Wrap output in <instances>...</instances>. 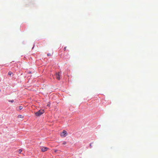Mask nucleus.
<instances>
[{
	"label": "nucleus",
	"instance_id": "obj_1",
	"mask_svg": "<svg viewBox=\"0 0 158 158\" xmlns=\"http://www.w3.org/2000/svg\"><path fill=\"white\" fill-rule=\"evenodd\" d=\"M44 112V110H40L35 113V114L37 116H39L43 114Z\"/></svg>",
	"mask_w": 158,
	"mask_h": 158
},
{
	"label": "nucleus",
	"instance_id": "obj_2",
	"mask_svg": "<svg viewBox=\"0 0 158 158\" xmlns=\"http://www.w3.org/2000/svg\"><path fill=\"white\" fill-rule=\"evenodd\" d=\"M67 132L65 130H63L61 134V136L63 137H65L67 135Z\"/></svg>",
	"mask_w": 158,
	"mask_h": 158
},
{
	"label": "nucleus",
	"instance_id": "obj_3",
	"mask_svg": "<svg viewBox=\"0 0 158 158\" xmlns=\"http://www.w3.org/2000/svg\"><path fill=\"white\" fill-rule=\"evenodd\" d=\"M55 76L56 78L57 79L59 80L60 79V77L61 76L60 74L59 73H56Z\"/></svg>",
	"mask_w": 158,
	"mask_h": 158
},
{
	"label": "nucleus",
	"instance_id": "obj_4",
	"mask_svg": "<svg viewBox=\"0 0 158 158\" xmlns=\"http://www.w3.org/2000/svg\"><path fill=\"white\" fill-rule=\"evenodd\" d=\"M48 149V148L46 147H43L41 149V150L42 152H44L46 151Z\"/></svg>",
	"mask_w": 158,
	"mask_h": 158
},
{
	"label": "nucleus",
	"instance_id": "obj_5",
	"mask_svg": "<svg viewBox=\"0 0 158 158\" xmlns=\"http://www.w3.org/2000/svg\"><path fill=\"white\" fill-rule=\"evenodd\" d=\"M24 117V116H22L21 115H19L18 116V118H23Z\"/></svg>",
	"mask_w": 158,
	"mask_h": 158
},
{
	"label": "nucleus",
	"instance_id": "obj_6",
	"mask_svg": "<svg viewBox=\"0 0 158 158\" xmlns=\"http://www.w3.org/2000/svg\"><path fill=\"white\" fill-rule=\"evenodd\" d=\"M12 74H13V73L10 71L8 73V75H9L11 76Z\"/></svg>",
	"mask_w": 158,
	"mask_h": 158
},
{
	"label": "nucleus",
	"instance_id": "obj_7",
	"mask_svg": "<svg viewBox=\"0 0 158 158\" xmlns=\"http://www.w3.org/2000/svg\"><path fill=\"white\" fill-rule=\"evenodd\" d=\"M23 108V106H20L19 107V110H21Z\"/></svg>",
	"mask_w": 158,
	"mask_h": 158
},
{
	"label": "nucleus",
	"instance_id": "obj_8",
	"mask_svg": "<svg viewBox=\"0 0 158 158\" xmlns=\"http://www.w3.org/2000/svg\"><path fill=\"white\" fill-rule=\"evenodd\" d=\"M50 102H48V105H47V106H48V107H49L50 106Z\"/></svg>",
	"mask_w": 158,
	"mask_h": 158
},
{
	"label": "nucleus",
	"instance_id": "obj_9",
	"mask_svg": "<svg viewBox=\"0 0 158 158\" xmlns=\"http://www.w3.org/2000/svg\"><path fill=\"white\" fill-rule=\"evenodd\" d=\"M66 144V142H65V141H64V142H63V145H65V144Z\"/></svg>",
	"mask_w": 158,
	"mask_h": 158
},
{
	"label": "nucleus",
	"instance_id": "obj_10",
	"mask_svg": "<svg viewBox=\"0 0 158 158\" xmlns=\"http://www.w3.org/2000/svg\"><path fill=\"white\" fill-rule=\"evenodd\" d=\"M22 152V150L20 149H19V153H20L21 152Z\"/></svg>",
	"mask_w": 158,
	"mask_h": 158
},
{
	"label": "nucleus",
	"instance_id": "obj_11",
	"mask_svg": "<svg viewBox=\"0 0 158 158\" xmlns=\"http://www.w3.org/2000/svg\"><path fill=\"white\" fill-rule=\"evenodd\" d=\"M14 102V101L13 100H9V102Z\"/></svg>",
	"mask_w": 158,
	"mask_h": 158
},
{
	"label": "nucleus",
	"instance_id": "obj_12",
	"mask_svg": "<svg viewBox=\"0 0 158 158\" xmlns=\"http://www.w3.org/2000/svg\"><path fill=\"white\" fill-rule=\"evenodd\" d=\"M66 47H65L64 48V51H65V50H66Z\"/></svg>",
	"mask_w": 158,
	"mask_h": 158
},
{
	"label": "nucleus",
	"instance_id": "obj_13",
	"mask_svg": "<svg viewBox=\"0 0 158 158\" xmlns=\"http://www.w3.org/2000/svg\"><path fill=\"white\" fill-rule=\"evenodd\" d=\"M57 151H58V150H54V152H56Z\"/></svg>",
	"mask_w": 158,
	"mask_h": 158
},
{
	"label": "nucleus",
	"instance_id": "obj_14",
	"mask_svg": "<svg viewBox=\"0 0 158 158\" xmlns=\"http://www.w3.org/2000/svg\"><path fill=\"white\" fill-rule=\"evenodd\" d=\"M47 55H48V56H51V54H49H49H47Z\"/></svg>",
	"mask_w": 158,
	"mask_h": 158
},
{
	"label": "nucleus",
	"instance_id": "obj_15",
	"mask_svg": "<svg viewBox=\"0 0 158 158\" xmlns=\"http://www.w3.org/2000/svg\"><path fill=\"white\" fill-rule=\"evenodd\" d=\"M92 147V145H91V144H90V148H91Z\"/></svg>",
	"mask_w": 158,
	"mask_h": 158
},
{
	"label": "nucleus",
	"instance_id": "obj_16",
	"mask_svg": "<svg viewBox=\"0 0 158 158\" xmlns=\"http://www.w3.org/2000/svg\"><path fill=\"white\" fill-rule=\"evenodd\" d=\"M1 91V90L0 89V92Z\"/></svg>",
	"mask_w": 158,
	"mask_h": 158
}]
</instances>
